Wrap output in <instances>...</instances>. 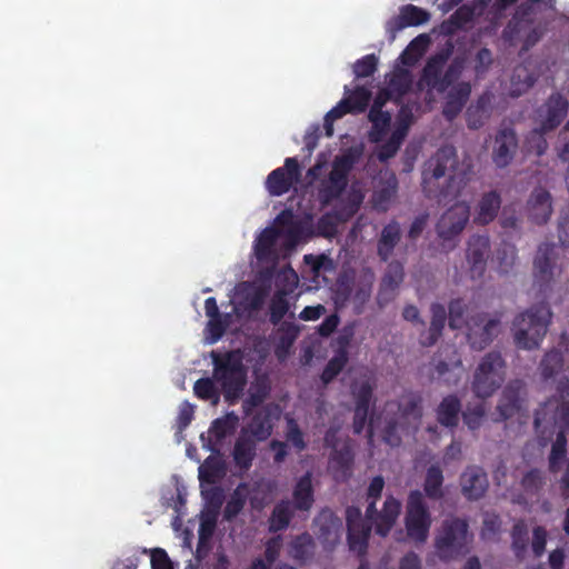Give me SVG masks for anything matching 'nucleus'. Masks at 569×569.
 I'll use <instances>...</instances> for the list:
<instances>
[{
  "mask_svg": "<svg viewBox=\"0 0 569 569\" xmlns=\"http://www.w3.org/2000/svg\"><path fill=\"white\" fill-rule=\"evenodd\" d=\"M470 159H459L452 146L440 148L425 164L423 187L429 197L455 198L471 173Z\"/></svg>",
  "mask_w": 569,
  "mask_h": 569,
  "instance_id": "1",
  "label": "nucleus"
},
{
  "mask_svg": "<svg viewBox=\"0 0 569 569\" xmlns=\"http://www.w3.org/2000/svg\"><path fill=\"white\" fill-rule=\"evenodd\" d=\"M212 375L221 388L224 401L232 406L239 401L247 385V367L240 349L210 352Z\"/></svg>",
  "mask_w": 569,
  "mask_h": 569,
  "instance_id": "2",
  "label": "nucleus"
},
{
  "mask_svg": "<svg viewBox=\"0 0 569 569\" xmlns=\"http://www.w3.org/2000/svg\"><path fill=\"white\" fill-rule=\"evenodd\" d=\"M278 232L274 228H266L257 238L254 256L259 264H266L258 271L254 286L251 284V311L259 309L270 293L272 277L280 257H283L281 244L278 243Z\"/></svg>",
  "mask_w": 569,
  "mask_h": 569,
  "instance_id": "3",
  "label": "nucleus"
},
{
  "mask_svg": "<svg viewBox=\"0 0 569 569\" xmlns=\"http://www.w3.org/2000/svg\"><path fill=\"white\" fill-rule=\"evenodd\" d=\"M230 305V312L209 318L204 328L207 343L218 342L228 329L238 331L246 327L249 321V280L241 281L234 287Z\"/></svg>",
  "mask_w": 569,
  "mask_h": 569,
  "instance_id": "4",
  "label": "nucleus"
},
{
  "mask_svg": "<svg viewBox=\"0 0 569 569\" xmlns=\"http://www.w3.org/2000/svg\"><path fill=\"white\" fill-rule=\"evenodd\" d=\"M385 488V480L381 476H376L370 481L366 492V517L375 527L376 532L382 537L387 536L395 526L401 510V503L392 496H387L381 501V495Z\"/></svg>",
  "mask_w": 569,
  "mask_h": 569,
  "instance_id": "5",
  "label": "nucleus"
},
{
  "mask_svg": "<svg viewBox=\"0 0 569 569\" xmlns=\"http://www.w3.org/2000/svg\"><path fill=\"white\" fill-rule=\"evenodd\" d=\"M546 4L542 0H529L521 4L502 31V38L511 46L522 43L523 50L536 44L545 32L536 16L540 7Z\"/></svg>",
  "mask_w": 569,
  "mask_h": 569,
  "instance_id": "6",
  "label": "nucleus"
},
{
  "mask_svg": "<svg viewBox=\"0 0 569 569\" xmlns=\"http://www.w3.org/2000/svg\"><path fill=\"white\" fill-rule=\"evenodd\" d=\"M551 316V310L547 303L535 305L526 312L517 316L512 323L516 346L525 350L537 349L547 333Z\"/></svg>",
  "mask_w": 569,
  "mask_h": 569,
  "instance_id": "7",
  "label": "nucleus"
},
{
  "mask_svg": "<svg viewBox=\"0 0 569 569\" xmlns=\"http://www.w3.org/2000/svg\"><path fill=\"white\" fill-rule=\"evenodd\" d=\"M465 519L450 516L445 519L435 540L437 555L442 560H452L466 555L472 536Z\"/></svg>",
  "mask_w": 569,
  "mask_h": 569,
  "instance_id": "8",
  "label": "nucleus"
},
{
  "mask_svg": "<svg viewBox=\"0 0 569 569\" xmlns=\"http://www.w3.org/2000/svg\"><path fill=\"white\" fill-rule=\"evenodd\" d=\"M502 315L498 312H472L466 316V340L476 351H482L502 332Z\"/></svg>",
  "mask_w": 569,
  "mask_h": 569,
  "instance_id": "9",
  "label": "nucleus"
},
{
  "mask_svg": "<svg viewBox=\"0 0 569 569\" xmlns=\"http://www.w3.org/2000/svg\"><path fill=\"white\" fill-rule=\"evenodd\" d=\"M422 410L419 401L410 398L402 402L393 417L386 421L383 439L390 446H399L402 436L416 431L419 427Z\"/></svg>",
  "mask_w": 569,
  "mask_h": 569,
  "instance_id": "10",
  "label": "nucleus"
},
{
  "mask_svg": "<svg viewBox=\"0 0 569 569\" xmlns=\"http://www.w3.org/2000/svg\"><path fill=\"white\" fill-rule=\"evenodd\" d=\"M505 360L497 350L488 352L478 365L472 381L477 397H490L503 381Z\"/></svg>",
  "mask_w": 569,
  "mask_h": 569,
  "instance_id": "11",
  "label": "nucleus"
},
{
  "mask_svg": "<svg viewBox=\"0 0 569 569\" xmlns=\"http://www.w3.org/2000/svg\"><path fill=\"white\" fill-rule=\"evenodd\" d=\"M569 416V400L565 395L548 399L535 415L533 425L541 435L542 446L555 433L557 427H561Z\"/></svg>",
  "mask_w": 569,
  "mask_h": 569,
  "instance_id": "12",
  "label": "nucleus"
},
{
  "mask_svg": "<svg viewBox=\"0 0 569 569\" xmlns=\"http://www.w3.org/2000/svg\"><path fill=\"white\" fill-rule=\"evenodd\" d=\"M406 529L410 539L426 542L431 526V515L420 491L410 492L406 506Z\"/></svg>",
  "mask_w": 569,
  "mask_h": 569,
  "instance_id": "13",
  "label": "nucleus"
},
{
  "mask_svg": "<svg viewBox=\"0 0 569 569\" xmlns=\"http://www.w3.org/2000/svg\"><path fill=\"white\" fill-rule=\"evenodd\" d=\"M527 396V382L519 378L511 379L501 392L493 420L499 422L515 417L525 408Z\"/></svg>",
  "mask_w": 569,
  "mask_h": 569,
  "instance_id": "14",
  "label": "nucleus"
},
{
  "mask_svg": "<svg viewBox=\"0 0 569 569\" xmlns=\"http://www.w3.org/2000/svg\"><path fill=\"white\" fill-rule=\"evenodd\" d=\"M446 60L445 56H437L423 69L422 82L439 92H443L461 72L460 63H451L443 72Z\"/></svg>",
  "mask_w": 569,
  "mask_h": 569,
  "instance_id": "15",
  "label": "nucleus"
},
{
  "mask_svg": "<svg viewBox=\"0 0 569 569\" xmlns=\"http://www.w3.org/2000/svg\"><path fill=\"white\" fill-rule=\"evenodd\" d=\"M519 149L516 130L509 123L502 122L498 128L492 147V161L498 168H506L515 159Z\"/></svg>",
  "mask_w": 569,
  "mask_h": 569,
  "instance_id": "16",
  "label": "nucleus"
},
{
  "mask_svg": "<svg viewBox=\"0 0 569 569\" xmlns=\"http://www.w3.org/2000/svg\"><path fill=\"white\" fill-rule=\"evenodd\" d=\"M270 227L277 230L278 238H283L281 243L283 258L290 256L306 236L302 222L295 219L291 210L280 212Z\"/></svg>",
  "mask_w": 569,
  "mask_h": 569,
  "instance_id": "17",
  "label": "nucleus"
},
{
  "mask_svg": "<svg viewBox=\"0 0 569 569\" xmlns=\"http://www.w3.org/2000/svg\"><path fill=\"white\" fill-rule=\"evenodd\" d=\"M560 274L558 252L555 244L542 243L533 259V278L537 283L548 286Z\"/></svg>",
  "mask_w": 569,
  "mask_h": 569,
  "instance_id": "18",
  "label": "nucleus"
},
{
  "mask_svg": "<svg viewBox=\"0 0 569 569\" xmlns=\"http://www.w3.org/2000/svg\"><path fill=\"white\" fill-rule=\"evenodd\" d=\"M239 427V417L230 411L223 417L214 419L208 430V436H200L202 447L211 453H219L223 440L232 436Z\"/></svg>",
  "mask_w": 569,
  "mask_h": 569,
  "instance_id": "19",
  "label": "nucleus"
},
{
  "mask_svg": "<svg viewBox=\"0 0 569 569\" xmlns=\"http://www.w3.org/2000/svg\"><path fill=\"white\" fill-rule=\"evenodd\" d=\"M470 218V208L466 202H457L442 213L437 223V233L450 240L462 232Z\"/></svg>",
  "mask_w": 569,
  "mask_h": 569,
  "instance_id": "20",
  "label": "nucleus"
},
{
  "mask_svg": "<svg viewBox=\"0 0 569 569\" xmlns=\"http://www.w3.org/2000/svg\"><path fill=\"white\" fill-rule=\"evenodd\" d=\"M348 528V542L352 551L362 555L367 548V540L371 532V525L367 517L362 518L358 507H348L346 510Z\"/></svg>",
  "mask_w": 569,
  "mask_h": 569,
  "instance_id": "21",
  "label": "nucleus"
},
{
  "mask_svg": "<svg viewBox=\"0 0 569 569\" xmlns=\"http://www.w3.org/2000/svg\"><path fill=\"white\" fill-rule=\"evenodd\" d=\"M317 539L326 550H332L340 541L342 521L331 510H322L315 519Z\"/></svg>",
  "mask_w": 569,
  "mask_h": 569,
  "instance_id": "22",
  "label": "nucleus"
},
{
  "mask_svg": "<svg viewBox=\"0 0 569 569\" xmlns=\"http://www.w3.org/2000/svg\"><path fill=\"white\" fill-rule=\"evenodd\" d=\"M372 203L375 208L386 211L398 192V179L389 170H381L372 182Z\"/></svg>",
  "mask_w": 569,
  "mask_h": 569,
  "instance_id": "23",
  "label": "nucleus"
},
{
  "mask_svg": "<svg viewBox=\"0 0 569 569\" xmlns=\"http://www.w3.org/2000/svg\"><path fill=\"white\" fill-rule=\"evenodd\" d=\"M405 267L398 260H392L388 263L379 284V292L377 296L378 303L383 306L391 301L401 283L405 280Z\"/></svg>",
  "mask_w": 569,
  "mask_h": 569,
  "instance_id": "24",
  "label": "nucleus"
},
{
  "mask_svg": "<svg viewBox=\"0 0 569 569\" xmlns=\"http://www.w3.org/2000/svg\"><path fill=\"white\" fill-rule=\"evenodd\" d=\"M568 109L567 100L560 94L549 98L539 113V126L535 129L538 133H546L553 130L565 118Z\"/></svg>",
  "mask_w": 569,
  "mask_h": 569,
  "instance_id": "25",
  "label": "nucleus"
},
{
  "mask_svg": "<svg viewBox=\"0 0 569 569\" xmlns=\"http://www.w3.org/2000/svg\"><path fill=\"white\" fill-rule=\"evenodd\" d=\"M300 177L299 164L296 159L286 160L284 168L272 171L267 179V187L272 196L287 192Z\"/></svg>",
  "mask_w": 569,
  "mask_h": 569,
  "instance_id": "26",
  "label": "nucleus"
},
{
  "mask_svg": "<svg viewBox=\"0 0 569 569\" xmlns=\"http://www.w3.org/2000/svg\"><path fill=\"white\" fill-rule=\"evenodd\" d=\"M488 487L487 473L480 467H468L460 477L461 492L468 500L481 499L487 492Z\"/></svg>",
  "mask_w": 569,
  "mask_h": 569,
  "instance_id": "27",
  "label": "nucleus"
},
{
  "mask_svg": "<svg viewBox=\"0 0 569 569\" xmlns=\"http://www.w3.org/2000/svg\"><path fill=\"white\" fill-rule=\"evenodd\" d=\"M495 96L485 91L470 103L466 111L467 126L471 130H478L490 119L493 109Z\"/></svg>",
  "mask_w": 569,
  "mask_h": 569,
  "instance_id": "28",
  "label": "nucleus"
},
{
  "mask_svg": "<svg viewBox=\"0 0 569 569\" xmlns=\"http://www.w3.org/2000/svg\"><path fill=\"white\" fill-rule=\"evenodd\" d=\"M527 209L529 218L537 224H545L552 214V197L545 188L532 190L528 201Z\"/></svg>",
  "mask_w": 569,
  "mask_h": 569,
  "instance_id": "29",
  "label": "nucleus"
},
{
  "mask_svg": "<svg viewBox=\"0 0 569 569\" xmlns=\"http://www.w3.org/2000/svg\"><path fill=\"white\" fill-rule=\"evenodd\" d=\"M280 413V408L273 403L258 409L251 419V437L258 440L268 438L271 433L273 422L279 419Z\"/></svg>",
  "mask_w": 569,
  "mask_h": 569,
  "instance_id": "30",
  "label": "nucleus"
},
{
  "mask_svg": "<svg viewBox=\"0 0 569 569\" xmlns=\"http://www.w3.org/2000/svg\"><path fill=\"white\" fill-rule=\"evenodd\" d=\"M470 93L471 87L468 82H460L448 91L442 109V114L447 120H453L461 112Z\"/></svg>",
  "mask_w": 569,
  "mask_h": 569,
  "instance_id": "31",
  "label": "nucleus"
},
{
  "mask_svg": "<svg viewBox=\"0 0 569 569\" xmlns=\"http://www.w3.org/2000/svg\"><path fill=\"white\" fill-rule=\"evenodd\" d=\"M537 62L528 61L523 64H519L513 69L511 76V94L519 97L531 88L537 80L539 73L536 72Z\"/></svg>",
  "mask_w": 569,
  "mask_h": 569,
  "instance_id": "32",
  "label": "nucleus"
},
{
  "mask_svg": "<svg viewBox=\"0 0 569 569\" xmlns=\"http://www.w3.org/2000/svg\"><path fill=\"white\" fill-rule=\"evenodd\" d=\"M401 240V228L398 222L391 221L386 224L377 242V253L382 261H387L393 252V249Z\"/></svg>",
  "mask_w": 569,
  "mask_h": 569,
  "instance_id": "33",
  "label": "nucleus"
},
{
  "mask_svg": "<svg viewBox=\"0 0 569 569\" xmlns=\"http://www.w3.org/2000/svg\"><path fill=\"white\" fill-rule=\"evenodd\" d=\"M219 453H212L199 467V481L203 487L207 485H216L222 480L227 473V467Z\"/></svg>",
  "mask_w": 569,
  "mask_h": 569,
  "instance_id": "34",
  "label": "nucleus"
},
{
  "mask_svg": "<svg viewBox=\"0 0 569 569\" xmlns=\"http://www.w3.org/2000/svg\"><path fill=\"white\" fill-rule=\"evenodd\" d=\"M489 252L490 246L488 238L477 237L470 241L467 257L473 274L481 276L483 273Z\"/></svg>",
  "mask_w": 569,
  "mask_h": 569,
  "instance_id": "35",
  "label": "nucleus"
},
{
  "mask_svg": "<svg viewBox=\"0 0 569 569\" xmlns=\"http://www.w3.org/2000/svg\"><path fill=\"white\" fill-rule=\"evenodd\" d=\"M501 206V199L498 192L489 191L482 194L477 206L475 222L479 224H488L497 217Z\"/></svg>",
  "mask_w": 569,
  "mask_h": 569,
  "instance_id": "36",
  "label": "nucleus"
},
{
  "mask_svg": "<svg viewBox=\"0 0 569 569\" xmlns=\"http://www.w3.org/2000/svg\"><path fill=\"white\" fill-rule=\"evenodd\" d=\"M292 506L300 511H309L313 505L312 475L307 472L296 483Z\"/></svg>",
  "mask_w": 569,
  "mask_h": 569,
  "instance_id": "37",
  "label": "nucleus"
},
{
  "mask_svg": "<svg viewBox=\"0 0 569 569\" xmlns=\"http://www.w3.org/2000/svg\"><path fill=\"white\" fill-rule=\"evenodd\" d=\"M430 14L416 6H405L400 13L393 19L391 31L396 32L409 26H418L429 20Z\"/></svg>",
  "mask_w": 569,
  "mask_h": 569,
  "instance_id": "38",
  "label": "nucleus"
},
{
  "mask_svg": "<svg viewBox=\"0 0 569 569\" xmlns=\"http://www.w3.org/2000/svg\"><path fill=\"white\" fill-rule=\"evenodd\" d=\"M315 542L310 535L302 533L296 537L289 547V555L300 563H306L315 556Z\"/></svg>",
  "mask_w": 569,
  "mask_h": 569,
  "instance_id": "39",
  "label": "nucleus"
},
{
  "mask_svg": "<svg viewBox=\"0 0 569 569\" xmlns=\"http://www.w3.org/2000/svg\"><path fill=\"white\" fill-rule=\"evenodd\" d=\"M296 508L290 500H281L278 502L269 518V530L277 532L287 528L295 515Z\"/></svg>",
  "mask_w": 569,
  "mask_h": 569,
  "instance_id": "40",
  "label": "nucleus"
},
{
  "mask_svg": "<svg viewBox=\"0 0 569 569\" xmlns=\"http://www.w3.org/2000/svg\"><path fill=\"white\" fill-rule=\"evenodd\" d=\"M278 333L276 356L279 360H284L299 335V328L292 322L284 321L281 323Z\"/></svg>",
  "mask_w": 569,
  "mask_h": 569,
  "instance_id": "41",
  "label": "nucleus"
},
{
  "mask_svg": "<svg viewBox=\"0 0 569 569\" xmlns=\"http://www.w3.org/2000/svg\"><path fill=\"white\" fill-rule=\"evenodd\" d=\"M347 186V174L340 169L332 167L328 180L323 181L322 189L320 191L325 202L340 196Z\"/></svg>",
  "mask_w": 569,
  "mask_h": 569,
  "instance_id": "42",
  "label": "nucleus"
},
{
  "mask_svg": "<svg viewBox=\"0 0 569 569\" xmlns=\"http://www.w3.org/2000/svg\"><path fill=\"white\" fill-rule=\"evenodd\" d=\"M194 395L204 401H209L213 407L218 406L221 397V388L214 381L213 376L211 378H200L194 382L193 386Z\"/></svg>",
  "mask_w": 569,
  "mask_h": 569,
  "instance_id": "43",
  "label": "nucleus"
},
{
  "mask_svg": "<svg viewBox=\"0 0 569 569\" xmlns=\"http://www.w3.org/2000/svg\"><path fill=\"white\" fill-rule=\"evenodd\" d=\"M277 485L271 479H261L251 490V508H262L270 503L276 493Z\"/></svg>",
  "mask_w": 569,
  "mask_h": 569,
  "instance_id": "44",
  "label": "nucleus"
},
{
  "mask_svg": "<svg viewBox=\"0 0 569 569\" xmlns=\"http://www.w3.org/2000/svg\"><path fill=\"white\" fill-rule=\"evenodd\" d=\"M431 315L432 317L429 327V335L426 340H423V345L426 346H432L437 342L442 333V329L445 328L447 319V311L445 307L439 303H433L431 306Z\"/></svg>",
  "mask_w": 569,
  "mask_h": 569,
  "instance_id": "45",
  "label": "nucleus"
},
{
  "mask_svg": "<svg viewBox=\"0 0 569 569\" xmlns=\"http://www.w3.org/2000/svg\"><path fill=\"white\" fill-rule=\"evenodd\" d=\"M353 455L351 448L347 443H342L340 447H336L332 452L333 468L337 467L339 470L336 475L337 479L346 480L350 475V467L352 465Z\"/></svg>",
  "mask_w": 569,
  "mask_h": 569,
  "instance_id": "46",
  "label": "nucleus"
},
{
  "mask_svg": "<svg viewBox=\"0 0 569 569\" xmlns=\"http://www.w3.org/2000/svg\"><path fill=\"white\" fill-rule=\"evenodd\" d=\"M443 475L442 470L438 466H431L428 468L423 490L430 499H441L443 497Z\"/></svg>",
  "mask_w": 569,
  "mask_h": 569,
  "instance_id": "47",
  "label": "nucleus"
},
{
  "mask_svg": "<svg viewBox=\"0 0 569 569\" xmlns=\"http://www.w3.org/2000/svg\"><path fill=\"white\" fill-rule=\"evenodd\" d=\"M460 411V401L455 396L446 397L438 409V420L441 425L453 427L458 422V413Z\"/></svg>",
  "mask_w": 569,
  "mask_h": 569,
  "instance_id": "48",
  "label": "nucleus"
},
{
  "mask_svg": "<svg viewBox=\"0 0 569 569\" xmlns=\"http://www.w3.org/2000/svg\"><path fill=\"white\" fill-rule=\"evenodd\" d=\"M368 118L372 122V130L369 133L370 140L373 142H379L382 139L383 133L390 126V113L377 109V106H372L369 111Z\"/></svg>",
  "mask_w": 569,
  "mask_h": 569,
  "instance_id": "49",
  "label": "nucleus"
},
{
  "mask_svg": "<svg viewBox=\"0 0 569 569\" xmlns=\"http://www.w3.org/2000/svg\"><path fill=\"white\" fill-rule=\"evenodd\" d=\"M233 460L241 469L249 468V427L242 426L232 451Z\"/></svg>",
  "mask_w": 569,
  "mask_h": 569,
  "instance_id": "50",
  "label": "nucleus"
},
{
  "mask_svg": "<svg viewBox=\"0 0 569 569\" xmlns=\"http://www.w3.org/2000/svg\"><path fill=\"white\" fill-rule=\"evenodd\" d=\"M289 295L283 293V291H276L270 299L269 302V315L270 322L277 326L281 319L287 315L290 308V303L288 300Z\"/></svg>",
  "mask_w": 569,
  "mask_h": 569,
  "instance_id": "51",
  "label": "nucleus"
},
{
  "mask_svg": "<svg viewBox=\"0 0 569 569\" xmlns=\"http://www.w3.org/2000/svg\"><path fill=\"white\" fill-rule=\"evenodd\" d=\"M299 284V277L297 272L287 264L278 270L276 276V291H283V293L290 295Z\"/></svg>",
  "mask_w": 569,
  "mask_h": 569,
  "instance_id": "52",
  "label": "nucleus"
},
{
  "mask_svg": "<svg viewBox=\"0 0 569 569\" xmlns=\"http://www.w3.org/2000/svg\"><path fill=\"white\" fill-rule=\"evenodd\" d=\"M363 149V143H357L348 148L340 157L335 159L333 167L348 174L353 164L361 158Z\"/></svg>",
  "mask_w": 569,
  "mask_h": 569,
  "instance_id": "53",
  "label": "nucleus"
},
{
  "mask_svg": "<svg viewBox=\"0 0 569 569\" xmlns=\"http://www.w3.org/2000/svg\"><path fill=\"white\" fill-rule=\"evenodd\" d=\"M411 83L412 78L410 72L402 68L397 69L389 82L390 93L395 94L396 97H401L410 89Z\"/></svg>",
  "mask_w": 569,
  "mask_h": 569,
  "instance_id": "54",
  "label": "nucleus"
},
{
  "mask_svg": "<svg viewBox=\"0 0 569 569\" xmlns=\"http://www.w3.org/2000/svg\"><path fill=\"white\" fill-rule=\"evenodd\" d=\"M512 549L516 552V557L519 560L523 559V555L527 548V541H528V528L522 521H518L513 525L512 531Z\"/></svg>",
  "mask_w": 569,
  "mask_h": 569,
  "instance_id": "55",
  "label": "nucleus"
},
{
  "mask_svg": "<svg viewBox=\"0 0 569 569\" xmlns=\"http://www.w3.org/2000/svg\"><path fill=\"white\" fill-rule=\"evenodd\" d=\"M563 360L558 351L546 353L540 363V370L543 378H551L562 370Z\"/></svg>",
  "mask_w": 569,
  "mask_h": 569,
  "instance_id": "56",
  "label": "nucleus"
},
{
  "mask_svg": "<svg viewBox=\"0 0 569 569\" xmlns=\"http://www.w3.org/2000/svg\"><path fill=\"white\" fill-rule=\"evenodd\" d=\"M281 548V538L280 536L273 537L267 541L264 557L266 562L263 560H257L251 566V569H268L277 559L279 551Z\"/></svg>",
  "mask_w": 569,
  "mask_h": 569,
  "instance_id": "57",
  "label": "nucleus"
},
{
  "mask_svg": "<svg viewBox=\"0 0 569 569\" xmlns=\"http://www.w3.org/2000/svg\"><path fill=\"white\" fill-rule=\"evenodd\" d=\"M247 488L248 485L246 482L241 483L227 501L223 510V517L226 520H232L242 510L244 500L241 498L240 491L246 490Z\"/></svg>",
  "mask_w": 569,
  "mask_h": 569,
  "instance_id": "58",
  "label": "nucleus"
},
{
  "mask_svg": "<svg viewBox=\"0 0 569 569\" xmlns=\"http://www.w3.org/2000/svg\"><path fill=\"white\" fill-rule=\"evenodd\" d=\"M405 138L401 131H393L390 139L379 148L377 153L378 159L380 161H387L395 157Z\"/></svg>",
  "mask_w": 569,
  "mask_h": 569,
  "instance_id": "59",
  "label": "nucleus"
},
{
  "mask_svg": "<svg viewBox=\"0 0 569 569\" xmlns=\"http://www.w3.org/2000/svg\"><path fill=\"white\" fill-rule=\"evenodd\" d=\"M256 375V392H251V407L262 401L270 391V380L267 372H262L260 369H254Z\"/></svg>",
  "mask_w": 569,
  "mask_h": 569,
  "instance_id": "60",
  "label": "nucleus"
},
{
  "mask_svg": "<svg viewBox=\"0 0 569 569\" xmlns=\"http://www.w3.org/2000/svg\"><path fill=\"white\" fill-rule=\"evenodd\" d=\"M340 220L336 214H325L317 222V236L333 238L338 233Z\"/></svg>",
  "mask_w": 569,
  "mask_h": 569,
  "instance_id": "61",
  "label": "nucleus"
},
{
  "mask_svg": "<svg viewBox=\"0 0 569 569\" xmlns=\"http://www.w3.org/2000/svg\"><path fill=\"white\" fill-rule=\"evenodd\" d=\"M517 259L516 247L510 243H503L497 250V260L502 272L507 273L513 267Z\"/></svg>",
  "mask_w": 569,
  "mask_h": 569,
  "instance_id": "62",
  "label": "nucleus"
},
{
  "mask_svg": "<svg viewBox=\"0 0 569 569\" xmlns=\"http://www.w3.org/2000/svg\"><path fill=\"white\" fill-rule=\"evenodd\" d=\"M485 416L486 408L482 402L469 405L462 412L463 420L470 429L479 428Z\"/></svg>",
  "mask_w": 569,
  "mask_h": 569,
  "instance_id": "63",
  "label": "nucleus"
},
{
  "mask_svg": "<svg viewBox=\"0 0 569 569\" xmlns=\"http://www.w3.org/2000/svg\"><path fill=\"white\" fill-rule=\"evenodd\" d=\"M466 310L467 307L461 300H453L449 305V327L451 329H460L466 327Z\"/></svg>",
  "mask_w": 569,
  "mask_h": 569,
  "instance_id": "64",
  "label": "nucleus"
}]
</instances>
